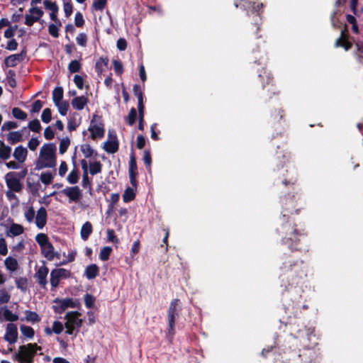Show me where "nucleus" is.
Segmentation results:
<instances>
[{
  "label": "nucleus",
  "mask_w": 363,
  "mask_h": 363,
  "mask_svg": "<svg viewBox=\"0 0 363 363\" xmlns=\"http://www.w3.org/2000/svg\"><path fill=\"white\" fill-rule=\"evenodd\" d=\"M136 172H137L136 161H135V156L133 155H132L130 156V162H129V174H130V177L132 181L134 179Z\"/></svg>",
  "instance_id": "obj_26"
},
{
  "label": "nucleus",
  "mask_w": 363,
  "mask_h": 363,
  "mask_svg": "<svg viewBox=\"0 0 363 363\" xmlns=\"http://www.w3.org/2000/svg\"><path fill=\"white\" fill-rule=\"evenodd\" d=\"M2 315L5 320L8 321L13 322L18 319V315L13 313L11 311L6 308L2 309Z\"/></svg>",
  "instance_id": "obj_28"
},
{
  "label": "nucleus",
  "mask_w": 363,
  "mask_h": 363,
  "mask_svg": "<svg viewBox=\"0 0 363 363\" xmlns=\"http://www.w3.org/2000/svg\"><path fill=\"white\" fill-rule=\"evenodd\" d=\"M64 329L63 324L60 321H54L52 324V331L56 334H60Z\"/></svg>",
  "instance_id": "obj_53"
},
{
  "label": "nucleus",
  "mask_w": 363,
  "mask_h": 363,
  "mask_svg": "<svg viewBox=\"0 0 363 363\" xmlns=\"http://www.w3.org/2000/svg\"><path fill=\"white\" fill-rule=\"evenodd\" d=\"M44 136L47 140H51L54 138L55 133L53 130L50 127H47L44 131Z\"/></svg>",
  "instance_id": "obj_59"
},
{
  "label": "nucleus",
  "mask_w": 363,
  "mask_h": 363,
  "mask_svg": "<svg viewBox=\"0 0 363 363\" xmlns=\"http://www.w3.org/2000/svg\"><path fill=\"white\" fill-rule=\"evenodd\" d=\"M40 249L43 256L50 261H52L55 257L58 259L60 257V254L55 251L54 247L50 242L42 246Z\"/></svg>",
  "instance_id": "obj_13"
},
{
  "label": "nucleus",
  "mask_w": 363,
  "mask_h": 363,
  "mask_svg": "<svg viewBox=\"0 0 363 363\" xmlns=\"http://www.w3.org/2000/svg\"><path fill=\"white\" fill-rule=\"evenodd\" d=\"M11 147L6 145L3 141L0 140V158L4 161L10 159L11 155Z\"/></svg>",
  "instance_id": "obj_19"
},
{
  "label": "nucleus",
  "mask_w": 363,
  "mask_h": 363,
  "mask_svg": "<svg viewBox=\"0 0 363 363\" xmlns=\"http://www.w3.org/2000/svg\"><path fill=\"white\" fill-rule=\"evenodd\" d=\"M12 113L17 119L25 120L27 118V114L19 108H13Z\"/></svg>",
  "instance_id": "obj_46"
},
{
  "label": "nucleus",
  "mask_w": 363,
  "mask_h": 363,
  "mask_svg": "<svg viewBox=\"0 0 363 363\" xmlns=\"http://www.w3.org/2000/svg\"><path fill=\"white\" fill-rule=\"evenodd\" d=\"M11 298V294L8 290L3 288L0 289V304L7 303Z\"/></svg>",
  "instance_id": "obj_32"
},
{
  "label": "nucleus",
  "mask_w": 363,
  "mask_h": 363,
  "mask_svg": "<svg viewBox=\"0 0 363 363\" xmlns=\"http://www.w3.org/2000/svg\"><path fill=\"white\" fill-rule=\"evenodd\" d=\"M4 340L9 344H13L18 339L17 326L13 323H9L6 325Z\"/></svg>",
  "instance_id": "obj_10"
},
{
  "label": "nucleus",
  "mask_w": 363,
  "mask_h": 363,
  "mask_svg": "<svg viewBox=\"0 0 363 363\" xmlns=\"http://www.w3.org/2000/svg\"><path fill=\"white\" fill-rule=\"evenodd\" d=\"M63 89L62 87H56L52 91V99L54 104L62 101Z\"/></svg>",
  "instance_id": "obj_27"
},
{
  "label": "nucleus",
  "mask_w": 363,
  "mask_h": 363,
  "mask_svg": "<svg viewBox=\"0 0 363 363\" xmlns=\"http://www.w3.org/2000/svg\"><path fill=\"white\" fill-rule=\"evenodd\" d=\"M94 302H95V298L91 295L86 294L84 296V303L87 308H92L94 305Z\"/></svg>",
  "instance_id": "obj_52"
},
{
  "label": "nucleus",
  "mask_w": 363,
  "mask_h": 363,
  "mask_svg": "<svg viewBox=\"0 0 363 363\" xmlns=\"http://www.w3.org/2000/svg\"><path fill=\"white\" fill-rule=\"evenodd\" d=\"M59 27H60V26H58V23L50 24L48 28L49 33L54 38H57L59 36V33H58V28Z\"/></svg>",
  "instance_id": "obj_51"
},
{
  "label": "nucleus",
  "mask_w": 363,
  "mask_h": 363,
  "mask_svg": "<svg viewBox=\"0 0 363 363\" xmlns=\"http://www.w3.org/2000/svg\"><path fill=\"white\" fill-rule=\"evenodd\" d=\"M77 43L82 46H85L86 43V35L84 33H79L77 38Z\"/></svg>",
  "instance_id": "obj_57"
},
{
  "label": "nucleus",
  "mask_w": 363,
  "mask_h": 363,
  "mask_svg": "<svg viewBox=\"0 0 363 363\" xmlns=\"http://www.w3.org/2000/svg\"><path fill=\"white\" fill-rule=\"evenodd\" d=\"M55 305L53 306L54 311L57 313H62L66 309L74 308L79 306V301L73 298H62L55 301Z\"/></svg>",
  "instance_id": "obj_6"
},
{
  "label": "nucleus",
  "mask_w": 363,
  "mask_h": 363,
  "mask_svg": "<svg viewBox=\"0 0 363 363\" xmlns=\"http://www.w3.org/2000/svg\"><path fill=\"white\" fill-rule=\"evenodd\" d=\"M25 18V23L29 26H32L35 22L38 21V20L35 19V17H33V15H31L30 13L26 14Z\"/></svg>",
  "instance_id": "obj_58"
},
{
  "label": "nucleus",
  "mask_w": 363,
  "mask_h": 363,
  "mask_svg": "<svg viewBox=\"0 0 363 363\" xmlns=\"http://www.w3.org/2000/svg\"><path fill=\"white\" fill-rule=\"evenodd\" d=\"M23 233L24 228L23 225L18 223H12L7 228L6 230V235L8 238H13L19 236Z\"/></svg>",
  "instance_id": "obj_14"
},
{
  "label": "nucleus",
  "mask_w": 363,
  "mask_h": 363,
  "mask_svg": "<svg viewBox=\"0 0 363 363\" xmlns=\"http://www.w3.org/2000/svg\"><path fill=\"white\" fill-rule=\"evenodd\" d=\"M74 82L76 84V86L80 89H83V84H84V79L83 78L79 76V75H75L74 77Z\"/></svg>",
  "instance_id": "obj_64"
},
{
  "label": "nucleus",
  "mask_w": 363,
  "mask_h": 363,
  "mask_svg": "<svg viewBox=\"0 0 363 363\" xmlns=\"http://www.w3.org/2000/svg\"><path fill=\"white\" fill-rule=\"evenodd\" d=\"M52 119L51 110L48 108H45L41 114V120L45 123L50 122Z\"/></svg>",
  "instance_id": "obj_47"
},
{
  "label": "nucleus",
  "mask_w": 363,
  "mask_h": 363,
  "mask_svg": "<svg viewBox=\"0 0 363 363\" xmlns=\"http://www.w3.org/2000/svg\"><path fill=\"white\" fill-rule=\"evenodd\" d=\"M179 300H173L169 305L167 313L169 329L167 336L169 338H172L174 335V323L175 318L179 315Z\"/></svg>",
  "instance_id": "obj_5"
},
{
  "label": "nucleus",
  "mask_w": 363,
  "mask_h": 363,
  "mask_svg": "<svg viewBox=\"0 0 363 363\" xmlns=\"http://www.w3.org/2000/svg\"><path fill=\"white\" fill-rule=\"evenodd\" d=\"M70 145V140L68 138H64L60 140L59 151L60 154H64Z\"/></svg>",
  "instance_id": "obj_35"
},
{
  "label": "nucleus",
  "mask_w": 363,
  "mask_h": 363,
  "mask_svg": "<svg viewBox=\"0 0 363 363\" xmlns=\"http://www.w3.org/2000/svg\"><path fill=\"white\" fill-rule=\"evenodd\" d=\"M70 277V272L67 269L63 268H56L50 272V284L53 288H56L60 280L67 279Z\"/></svg>",
  "instance_id": "obj_8"
},
{
  "label": "nucleus",
  "mask_w": 363,
  "mask_h": 363,
  "mask_svg": "<svg viewBox=\"0 0 363 363\" xmlns=\"http://www.w3.org/2000/svg\"><path fill=\"white\" fill-rule=\"evenodd\" d=\"M104 150L108 153H115L118 151V143L115 134L108 132V139L104 143Z\"/></svg>",
  "instance_id": "obj_11"
},
{
  "label": "nucleus",
  "mask_w": 363,
  "mask_h": 363,
  "mask_svg": "<svg viewBox=\"0 0 363 363\" xmlns=\"http://www.w3.org/2000/svg\"><path fill=\"white\" fill-rule=\"evenodd\" d=\"M106 3L107 0H94L92 6L96 11H102Z\"/></svg>",
  "instance_id": "obj_49"
},
{
  "label": "nucleus",
  "mask_w": 363,
  "mask_h": 363,
  "mask_svg": "<svg viewBox=\"0 0 363 363\" xmlns=\"http://www.w3.org/2000/svg\"><path fill=\"white\" fill-rule=\"evenodd\" d=\"M137 117V112L136 110L134 108H132L129 112V114L127 117L128 123L130 125H133Z\"/></svg>",
  "instance_id": "obj_50"
},
{
  "label": "nucleus",
  "mask_w": 363,
  "mask_h": 363,
  "mask_svg": "<svg viewBox=\"0 0 363 363\" xmlns=\"http://www.w3.org/2000/svg\"><path fill=\"white\" fill-rule=\"evenodd\" d=\"M346 29L342 30L340 38L336 40L335 45L337 47H343L346 50H349L352 45L347 40Z\"/></svg>",
  "instance_id": "obj_20"
},
{
  "label": "nucleus",
  "mask_w": 363,
  "mask_h": 363,
  "mask_svg": "<svg viewBox=\"0 0 363 363\" xmlns=\"http://www.w3.org/2000/svg\"><path fill=\"white\" fill-rule=\"evenodd\" d=\"M56 165V147L53 143L43 145L36 162V168H52Z\"/></svg>",
  "instance_id": "obj_1"
},
{
  "label": "nucleus",
  "mask_w": 363,
  "mask_h": 363,
  "mask_svg": "<svg viewBox=\"0 0 363 363\" xmlns=\"http://www.w3.org/2000/svg\"><path fill=\"white\" fill-rule=\"evenodd\" d=\"M6 268L11 272H16L18 268V263L16 259L12 257H8L4 260Z\"/></svg>",
  "instance_id": "obj_23"
},
{
  "label": "nucleus",
  "mask_w": 363,
  "mask_h": 363,
  "mask_svg": "<svg viewBox=\"0 0 363 363\" xmlns=\"http://www.w3.org/2000/svg\"><path fill=\"white\" fill-rule=\"evenodd\" d=\"M88 99L84 96H77L72 99V106L77 110H82L87 104Z\"/></svg>",
  "instance_id": "obj_18"
},
{
  "label": "nucleus",
  "mask_w": 363,
  "mask_h": 363,
  "mask_svg": "<svg viewBox=\"0 0 363 363\" xmlns=\"http://www.w3.org/2000/svg\"><path fill=\"white\" fill-rule=\"evenodd\" d=\"M16 287L22 291H26L28 287V279L26 277H19L16 279Z\"/></svg>",
  "instance_id": "obj_29"
},
{
  "label": "nucleus",
  "mask_w": 363,
  "mask_h": 363,
  "mask_svg": "<svg viewBox=\"0 0 363 363\" xmlns=\"http://www.w3.org/2000/svg\"><path fill=\"white\" fill-rule=\"evenodd\" d=\"M40 349L36 344L31 343L20 346L18 353L15 354V359L20 363H31L37 350Z\"/></svg>",
  "instance_id": "obj_3"
},
{
  "label": "nucleus",
  "mask_w": 363,
  "mask_h": 363,
  "mask_svg": "<svg viewBox=\"0 0 363 363\" xmlns=\"http://www.w3.org/2000/svg\"><path fill=\"white\" fill-rule=\"evenodd\" d=\"M143 160L146 166L150 168L151 165L152 159L149 151L145 150L144 152Z\"/></svg>",
  "instance_id": "obj_62"
},
{
  "label": "nucleus",
  "mask_w": 363,
  "mask_h": 363,
  "mask_svg": "<svg viewBox=\"0 0 363 363\" xmlns=\"http://www.w3.org/2000/svg\"><path fill=\"white\" fill-rule=\"evenodd\" d=\"M44 5H45V7L47 9H49L51 11H53L54 10L55 11L56 9H58V6H57V4L55 3L51 2V1H50L48 0H45L44 1Z\"/></svg>",
  "instance_id": "obj_63"
},
{
  "label": "nucleus",
  "mask_w": 363,
  "mask_h": 363,
  "mask_svg": "<svg viewBox=\"0 0 363 363\" xmlns=\"http://www.w3.org/2000/svg\"><path fill=\"white\" fill-rule=\"evenodd\" d=\"M29 13L35 17V19L40 20V18L43 16V11L39 7L35 6V5L31 6V8L29 9Z\"/></svg>",
  "instance_id": "obj_31"
},
{
  "label": "nucleus",
  "mask_w": 363,
  "mask_h": 363,
  "mask_svg": "<svg viewBox=\"0 0 363 363\" xmlns=\"http://www.w3.org/2000/svg\"><path fill=\"white\" fill-rule=\"evenodd\" d=\"M106 234H107V238L109 241L114 242V243L118 242V239L116 238V236L115 235V232L113 230L108 229L106 230Z\"/></svg>",
  "instance_id": "obj_56"
},
{
  "label": "nucleus",
  "mask_w": 363,
  "mask_h": 363,
  "mask_svg": "<svg viewBox=\"0 0 363 363\" xmlns=\"http://www.w3.org/2000/svg\"><path fill=\"white\" fill-rule=\"evenodd\" d=\"M28 170L24 168L20 172H10L5 175V182L9 189L15 192L22 191L23 184L21 182L27 174Z\"/></svg>",
  "instance_id": "obj_2"
},
{
  "label": "nucleus",
  "mask_w": 363,
  "mask_h": 363,
  "mask_svg": "<svg viewBox=\"0 0 363 363\" xmlns=\"http://www.w3.org/2000/svg\"><path fill=\"white\" fill-rule=\"evenodd\" d=\"M35 240L39 244L40 248L42 246H44L47 245V243L50 242L48 236L44 233L38 234L35 237Z\"/></svg>",
  "instance_id": "obj_39"
},
{
  "label": "nucleus",
  "mask_w": 363,
  "mask_h": 363,
  "mask_svg": "<svg viewBox=\"0 0 363 363\" xmlns=\"http://www.w3.org/2000/svg\"><path fill=\"white\" fill-rule=\"evenodd\" d=\"M92 230L93 229L91 223L89 221L84 223L80 230L82 239L84 241L86 240L89 235L91 234Z\"/></svg>",
  "instance_id": "obj_22"
},
{
  "label": "nucleus",
  "mask_w": 363,
  "mask_h": 363,
  "mask_svg": "<svg viewBox=\"0 0 363 363\" xmlns=\"http://www.w3.org/2000/svg\"><path fill=\"white\" fill-rule=\"evenodd\" d=\"M49 272L48 268L45 265L40 267L35 274V278L38 283L43 287L45 288L48 284L47 277Z\"/></svg>",
  "instance_id": "obj_12"
},
{
  "label": "nucleus",
  "mask_w": 363,
  "mask_h": 363,
  "mask_svg": "<svg viewBox=\"0 0 363 363\" xmlns=\"http://www.w3.org/2000/svg\"><path fill=\"white\" fill-rule=\"evenodd\" d=\"M108 60L106 57H100L96 62L95 69L98 74H101L108 66Z\"/></svg>",
  "instance_id": "obj_24"
},
{
  "label": "nucleus",
  "mask_w": 363,
  "mask_h": 363,
  "mask_svg": "<svg viewBox=\"0 0 363 363\" xmlns=\"http://www.w3.org/2000/svg\"><path fill=\"white\" fill-rule=\"evenodd\" d=\"M28 128L31 131L39 133L41 130V125L38 119L33 120L28 123Z\"/></svg>",
  "instance_id": "obj_38"
},
{
  "label": "nucleus",
  "mask_w": 363,
  "mask_h": 363,
  "mask_svg": "<svg viewBox=\"0 0 363 363\" xmlns=\"http://www.w3.org/2000/svg\"><path fill=\"white\" fill-rule=\"evenodd\" d=\"M28 154V152L27 148L22 145H19L14 149L13 157L16 160L18 161V162L24 164L27 159Z\"/></svg>",
  "instance_id": "obj_15"
},
{
  "label": "nucleus",
  "mask_w": 363,
  "mask_h": 363,
  "mask_svg": "<svg viewBox=\"0 0 363 363\" xmlns=\"http://www.w3.org/2000/svg\"><path fill=\"white\" fill-rule=\"evenodd\" d=\"M99 274V267L96 264L89 265L85 270V275L88 279L95 278Z\"/></svg>",
  "instance_id": "obj_25"
},
{
  "label": "nucleus",
  "mask_w": 363,
  "mask_h": 363,
  "mask_svg": "<svg viewBox=\"0 0 363 363\" xmlns=\"http://www.w3.org/2000/svg\"><path fill=\"white\" fill-rule=\"evenodd\" d=\"M17 29V26L14 27H9L8 29H6L4 32V36L6 38H11L14 35V33Z\"/></svg>",
  "instance_id": "obj_60"
},
{
  "label": "nucleus",
  "mask_w": 363,
  "mask_h": 363,
  "mask_svg": "<svg viewBox=\"0 0 363 363\" xmlns=\"http://www.w3.org/2000/svg\"><path fill=\"white\" fill-rule=\"evenodd\" d=\"M43 107V102L40 100H37L34 102L32 106L31 111L34 113H38Z\"/></svg>",
  "instance_id": "obj_61"
},
{
  "label": "nucleus",
  "mask_w": 363,
  "mask_h": 363,
  "mask_svg": "<svg viewBox=\"0 0 363 363\" xmlns=\"http://www.w3.org/2000/svg\"><path fill=\"white\" fill-rule=\"evenodd\" d=\"M21 162H18L17 160H11L5 163L6 167L9 169H19L21 168L22 165Z\"/></svg>",
  "instance_id": "obj_48"
},
{
  "label": "nucleus",
  "mask_w": 363,
  "mask_h": 363,
  "mask_svg": "<svg viewBox=\"0 0 363 363\" xmlns=\"http://www.w3.org/2000/svg\"><path fill=\"white\" fill-rule=\"evenodd\" d=\"M102 165L100 162H94L89 164V172L92 175L101 172Z\"/></svg>",
  "instance_id": "obj_30"
},
{
  "label": "nucleus",
  "mask_w": 363,
  "mask_h": 363,
  "mask_svg": "<svg viewBox=\"0 0 363 363\" xmlns=\"http://www.w3.org/2000/svg\"><path fill=\"white\" fill-rule=\"evenodd\" d=\"M23 140L22 131H13L7 135V140L11 145L21 142Z\"/></svg>",
  "instance_id": "obj_21"
},
{
  "label": "nucleus",
  "mask_w": 363,
  "mask_h": 363,
  "mask_svg": "<svg viewBox=\"0 0 363 363\" xmlns=\"http://www.w3.org/2000/svg\"><path fill=\"white\" fill-rule=\"evenodd\" d=\"M62 194L67 196L70 202H77L82 197V191L77 186L66 187L62 191Z\"/></svg>",
  "instance_id": "obj_9"
},
{
  "label": "nucleus",
  "mask_w": 363,
  "mask_h": 363,
  "mask_svg": "<svg viewBox=\"0 0 363 363\" xmlns=\"http://www.w3.org/2000/svg\"><path fill=\"white\" fill-rule=\"evenodd\" d=\"M88 130L91 133V138L93 140L102 138L104 136V124L99 120H97L96 116L93 117Z\"/></svg>",
  "instance_id": "obj_7"
},
{
  "label": "nucleus",
  "mask_w": 363,
  "mask_h": 363,
  "mask_svg": "<svg viewBox=\"0 0 363 363\" xmlns=\"http://www.w3.org/2000/svg\"><path fill=\"white\" fill-rule=\"evenodd\" d=\"M80 62L77 60H72L68 65V69L72 73L77 72L80 70Z\"/></svg>",
  "instance_id": "obj_43"
},
{
  "label": "nucleus",
  "mask_w": 363,
  "mask_h": 363,
  "mask_svg": "<svg viewBox=\"0 0 363 363\" xmlns=\"http://www.w3.org/2000/svg\"><path fill=\"white\" fill-rule=\"evenodd\" d=\"M47 222V211L44 207H40L35 217V223L39 229H42Z\"/></svg>",
  "instance_id": "obj_16"
},
{
  "label": "nucleus",
  "mask_w": 363,
  "mask_h": 363,
  "mask_svg": "<svg viewBox=\"0 0 363 363\" xmlns=\"http://www.w3.org/2000/svg\"><path fill=\"white\" fill-rule=\"evenodd\" d=\"M8 252L7 245L4 238H0V255L4 256Z\"/></svg>",
  "instance_id": "obj_55"
},
{
  "label": "nucleus",
  "mask_w": 363,
  "mask_h": 363,
  "mask_svg": "<svg viewBox=\"0 0 363 363\" xmlns=\"http://www.w3.org/2000/svg\"><path fill=\"white\" fill-rule=\"evenodd\" d=\"M81 313L77 311H70L67 313L65 316L66 320L65 327L66 328V333L72 335L75 328H79L82 325V319L79 317Z\"/></svg>",
  "instance_id": "obj_4"
},
{
  "label": "nucleus",
  "mask_w": 363,
  "mask_h": 363,
  "mask_svg": "<svg viewBox=\"0 0 363 363\" xmlns=\"http://www.w3.org/2000/svg\"><path fill=\"white\" fill-rule=\"evenodd\" d=\"M26 319L28 322H38L40 321V318L38 315L35 312L27 311L26 312Z\"/></svg>",
  "instance_id": "obj_44"
},
{
  "label": "nucleus",
  "mask_w": 363,
  "mask_h": 363,
  "mask_svg": "<svg viewBox=\"0 0 363 363\" xmlns=\"http://www.w3.org/2000/svg\"><path fill=\"white\" fill-rule=\"evenodd\" d=\"M112 251L111 247H104L101 250L99 257L103 261H106L108 259L110 254Z\"/></svg>",
  "instance_id": "obj_42"
},
{
  "label": "nucleus",
  "mask_w": 363,
  "mask_h": 363,
  "mask_svg": "<svg viewBox=\"0 0 363 363\" xmlns=\"http://www.w3.org/2000/svg\"><path fill=\"white\" fill-rule=\"evenodd\" d=\"M35 210L33 207L26 208L24 211V217L28 223H32L35 218Z\"/></svg>",
  "instance_id": "obj_37"
},
{
  "label": "nucleus",
  "mask_w": 363,
  "mask_h": 363,
  "mask_svg": "<svg viewBox=\"0 0 363 363\" xmlns=\"http://www.w3.org/2000/svg\"><path fill=\"white\" fill-rule=\"evenodd\" d=\"M81 151L86 157H91L94 151L89 144H83L80 147Z\"/></svg>",
  "instance_id": "obj_36"
},
{
  "label": "nucleus",
  "mask_w": 363,
  "mask_h": 363,
  "mask_svg": "<svg viewBox=\"0 0 363 363\" xmlns=\"http://www.w3.org/2000/svg\"><path fill=\"white\" fill-rule=\"evenodd\" d=\"M23 53L14 54L7 57L5 60V63L7 67H13L16 66L20 62L23 61Z\"/></svg>",
  "instance_id": "obj_17"
},
{
  "label": "nucleus",
  "mask_w": 363,
  "mask_h": 363,
  "mask_svg": "<svg viewBox=\"0 0 363 363\" xmlns=\"http://www.w3.org/2000/svg\"><path fill=\"white\" fill-rule=\"evenodd\" d=\"M20 330L21 333L27 337L32 338L34 335V330L31 327L21 325Z\"/></svg>",
  "instance_id": "obj_41"
},
{
  "label": "nucleus",
  "mask_w": 363,
  "mask_h": 363,
  "mask_svg": "<svg viewBox=\"0 0 363 363\" xmlns=\"http://www.w3.org/2000/svg\"><path fill=\"white\" fill-rule=\"evenodd\" d=\"M40 144V141L38 138H32L29 141H28V148L32 150V151H35L38 146Z\"/></svg>",
  "instance_id": "obj_54"
},
{
  "label": "nucleus",
  "mask_w": 363,
  "mask_h": 363,
  "mask_svg": "<svg viewBox=\"0 0 363 363\" xmlns=\"http://www.w3.org/2000/svg\"><path fill=\"white\" fill-rule=\"evenodd\" d=\"M52 179L53 175L51 172H43L40 175L41 182L46 185L50 184L52 182Z\"/></svg>",
  "instance_id": "obj_45"
},
{
  "label": "nucleus",
  "mask_w": 363,
  "mask_h": 363,
  "mask_svg": "<svg viewBox=\"0 0 363 363\" xmlns=\"http://www.w3.org/2000/svg\"><path fill=\"white\" fill-rule=\"evenodd\" d=\"M79 175L76 169H72L67 176V181L71 184H74L78 182Z\"/></svg>",
  "instance_id": "obj_40"
},
{
  "label": "nucleus",
  "mask_w": 363,
  "mask_h": 363,
  "mask_svg": "<svg viewBox=\"0 0 363 363\" xmlns=\"http://www.w3.org/2000/svg\"><path fill=\"white\" fill-rule=\"evenodd\" d=\"M135 194L133 189L128 187L125 189L123 199L124 202H129L135 199Z\"/></svg>",
  "instance_id": "obj_33"
},
{
  "label": "nucleus",
  "mask_w": 363,
  "mask_h": 363,
  "mask_svg": "<svg viewBox=\"0 0 363 363\" xmlns=\"http://www.w3.org/2000/svg\"><path fill=\"white\" fill-rule=\"evenodd\" d=\"M55 104L61 115L65 116L67 114L69 108V104L67 101H62Z\"/></svg>",
  "instance_id": "obj_34"
}]
</instances>
